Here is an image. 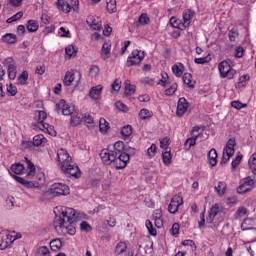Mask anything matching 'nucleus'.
<instances>
[{"mask_svg":"<svg viewBox=\"0 0 256 256\" xmlns=\"http://www.w3.org/2000/svg\"><path fill=\"white\" fill-rule=\"evenodd\" d=\"M179 229H180L179 223H174L172 225V228L170 229V233H172V235H179Z\"/></svg>","mask_w":256,"mask_h":256,"instance_id":"obj_63","label":"nucleus"},{"mask_svg":"<svg viewBox=\"0 0 256 256\" xmlns=\"http://www.w3.org/2000/svg\"><path fill=\"white\" fill-rule=\"evenodd\" d=\"M109 53H111V42L104 41L101 49V56L104 61H107V59L109 58Z\"/></svg>","mask_w":256,"mask_h":256,"instance_id":"obj_20","label":"nucleus"},{"mask_svg":"<svg viewBox=\"0 0 256 256\" xmlns=\"http://www.w3.org/2000/svg\"><path fill=\"white\" fill-rule=\"evenodd\" d=\"M241 159H243V155H241V154L237 155L235 157V159L231 163L232 171H235L237 169V167H239V165L241 164Z\"/></svg>","mask_w":256,"mask_h":256,"instance_id":"obj_47","label":"nucleus"},{"mask_svg":"<svg viewBox=\"0 0 256 256\" xmlns=\"http://www.w3.org/2000/svg\"><path fill=\"white\" fill-rule=\"evenodd\" d=\"M73 81H75V73L73 71H67L64 76L63 85H65V87H71Z\"/></svg>","mask_w":256,"mask_h":256,"instance_id":"obj_25","label":"nucleus"},{"mask_svg":"<svg viewBox=\"0 0 256 256\" xmlns=\"http://www.w3.org/2000/svg\"><path fill=\"white\" fill-rule=\"evenodd\" d=\"M129 154V152L113 154L107 152V150H102L100 152V157L104 165H111V163H113L115 169H125L127 167V163H129Z\"/></svg>","mask_w":256,"mask_h":256,"instance_id":"obj_1","label":"nucleus"},{"mask_svg":"<svg viewBox=\"0 0 256 256\" xmlns=\"http://www.w3.org/2000/svg\"><path fill=\"white\" fill-rule=\"evenodd\" d=\"M145 59V52L139 50H133L131 56L128 57L127 65L128 67H133V65H139L141 61Z\"/></svg>","mask_w":256,"mask_h":256,"instance_id":"obj_11","label":"nucleus"},{"mask_svg":"<svg viewBox=\"0 0 256 256\" xmlns=\"http://www.w3.org/2000/svg\"><path fill=\"white\" fill-rule=\"evenodd\" d=\"M61 195H69V186L63 183H55L51 186L50 191L42 194L40 201H47L49 197H61Z\"/></svg>","mask_w":256,"mask_h":256,"instance_id":"obj_4","label":"nucleus"},{"mask_svg":"<svg viewBox=\"0 0 256 256\" xmlns=\"http://www.w3.org/2000/svg\"><path fill=\"white\" fill-rule=\"evenodd\" d=\"M243 53H245V49L239 46L235 49L234 57H236V59H241V57H243Z\"/></svg>","mask_w":256,"mask_h":256,"instance_id":"obj_61","label":"nucleus"},{"mask_svg":"<svg viewBox=\"0 0 256 256\" xmlns=\"http://www.w3.org/2000/svg\"><path fill=\"white\" fill-rule=\"evenodd\" d=\"M80 231H83L84 233H90V231H93V227H91L87 221H82L80 223Z\"/></svg>","mask_w":256,"mask_h":256,"instance_id":"obj_46","label":"nucleus"},{"mask_svg":"<svg viewBox=\"0 0 256 256\" xmlns=\"http://www.w3.org/2000/svg\"><path fill=\"white\" fill-rule=\"evenodd\" d=\"M86 23L92 31H101L102 24L99 18L96 19L95 16H88Z\"/></svg>","mask_w":256,"mask_h":256,"instance_id":"obj_17","label":"nucleus"},{"mask_svg":"<svg viewBox=\"0 0 256 256\" xmlns=\"http://www.w3.org/2000/svg\"><path fill=\"white\" fill-rule=\"evenodd\" d=\"M56 113H62V115H73L75 113V106L66 104L65 100L62 99L55 106Z\"/></svg>","mask_w":256,"mask_h":256,"instance_id":"obj_9","label":"nucleus"},{"mask_svg":"<svg viewBox=\"0 0 256 256\" xmlns=\"http://www.w3.org/2000/svg\"><path fill=\"white\" fill-rule=\"evenodd\" d=\"M161 77H162V79L160 80V85L162 87H167V85H169V83H171L169 81V75L166 72H162Z\"/></svg>","mask_w":256,"mask_h":256,"instance_id":"obj_49","label":"nucleus"},{"mask_svg":"<svg viewBox=\"0 0 256 256\" xmlns=\"http://www.w3.org/2000/svg\"><path fill=\"white\" fill-rule=\"evenodd\" d=\"M99 71H100L99 66L92 65L90 67L89 73H90L91 77H97L99 75Z\"/></svg>","mask_w":256,"mask_h":256,"instance_id":"obj_57","label":"nucleus"},{"mask_svg":"<svg viewBox=\"0 0 256 256\" xmlns=\"http://www.w3.org/2000/svg\"><path fill=\"white\" fill-rule=\"evenodd\" d=\"M29 79V72L23 71L21 75L18 77V83L20 85H27V80Z\"/></svg>","mask_w":256,"mask_h":256,"instance_id":"obj_42","label":"nucleus"},{"mask_svg":"<svg viewBox=\"0 0 256 256\" xmlns=\"http://www.w3.org/2000/svg\"><path fill=\"white\" fill-rule=\"evenodd\" d=\"M59 11H62L63 13H71V5L69 2L65 0H58L56 3Z\"/></svg>","mask_w":256,"mask_h":256,"instance_id":"obj_21","label":"nucleus"},{"mask_svg":"<svg viewBox=\"0 0 256 256\" xmlns=\"http://www.w3.org/2000/svg\"><path fill=\"white\" fill-rule=\"evenodd\" d=\"M44 179H45V176H43V174L37 175L36 180L30 179V181H33V183H38V186H32V187H35V188L41 187V185H43L44 183Z\"/></svg>","mask_w":256,"mask_h":256,"instance_id":"obj_53","label":"nucleus"},{"mask_svg":"<svg viewBox=\"0 0 256 256\" xmlns=\"http://www.w3.org/2000/svg\"><path fill=\"white\" fill-rule=\"evenodd\" d=\"M112 89L113 91H120L121 89V82L119 79H116L113 83H112Z\"/></svg>","mask_w":256,"mask_h":256,"instance_id":"obj_64","label":"nucleus"},{"mask_svg":"<svg viewBox=\"0 0 256 256\" xmlns=\"http://www.w3.org/2000/svg\"><path fill=\"white\" fill-rule=\"evenodd\" d=\"M184 71L185 66L183 65V63L174 64L172 66V73H174V75H176L177 77H181Z\"/></svg>","mask_w":256,"mask_h":256,"instance_id":"obj_29","label":"nucleus"},{"mask_svg":"<svg viewBox=\"0 0 256 256\" xmlns=\"http://www.w3.org/2000/svg\"><path fill=\"white\" fill-rule=\"evenodd\" d=\"M139 117L142 120L151 119V117H153V112L143 108L139 112Z\"/></svg>","mask_w":256,"mask_h":256,"instance_id":"obj_39","label":"nucleus"},{"mask_svg":"<svg viewBox=\"0 0 256 256\" xmlns=\"http://www.w3.org/2000/svg\"><path fill=\"white\" fill-rule=\"evenodd\" d=\"M61 171L64 175H70L71 177H75V179H79V177H81V170L79 169V166L73 162L64 166Z\"/></svg>","mask_w":256,"mask_h":256,"instance_id":"obj_13","label":"nucleus"},{"mask_svg":"<svg viewBox=\"0 0 256 256\" xmlns=\"http://www.w3.org/2000/svg\"><path fill=\"white\" fill-rule=\"evenodd\" d=\"M32 147H35L32 141H22L21 143V149L23 151H27V149H31Z\"/></svg>","mask_w":256,"mask_h":256,"instance_id":"obj_59","label":"nucleus"},{"mask_svg":"<svg viewBox=\"0 0 256 256\" xmlns=\"http://www.w3.org/2000/svg\"><path fill=\"white\" fill-rule=\"evenodd\" d=\"M187 109H189V102L185 97H182L178 100L177 104V110H176V115L177 117H183L185 113H187Z\"/></svg>","mask_w":256,"mask_h":256,"instance_id":"obj_16","label":"nucleus"},{"mask_svg":"<svg viewBox=\"0 0 256 256\" xmlns=\"http://www.w3.org/2000/svg\"><path fill=\"white\" fill-rule=\"evenodd\" d=\"M28 33H36L39 30V22L36 20H28L26 23Z\"/></svg>","mask_w":256,"mask_h":256,"instance_id":"obj_23","label":"nucleus"},{"mask_svg":"<svg viewBox=\"0 0 256 256\" xmlns=\"http://www.w3.org/2000/svg\"><path fill=\"white\" fill-rule=\"evenodd\" d=\"M21 17H23V12H18L15 15H13L12 17L8 18L6 23H15V21H19V19H21Z\"/></svg>","mask_w":256,"mask_h":256,"instance_id":"obj_52","label":"nucleus"},{"mask_svg":"<svg viewBox=\"0 0 256 256\" xmlns=\"http://www.w3.org/2000/svg\"><path fill=\"white\" fill-rule=\"evenodd\" d=\"M149 21V16L145 13L141 14L138 18V23H140V25H149Z\"/></svg>","mask_w":256,"mask_h":256,"instance_id":"obj_51","label":"nucleus"},{"mask_svg":"<svg viewBox=\"0 0 256 256\" xmlns=\"http://www.w3.org/2000/svg\"><path fill=\"white\" fill-rule=\"evenodd\" d=\"M61 247H63V242L59 238L53 239L50 242V249H51V251H54L55 253H57V251H61Z\"/></svg>","mask_w":256,"mask_h":256,"instance_id":"obj_28","label":"nucleus"},{"mask_svg":"<svg viewBox=\"0 0 256 256\" xmlns=\"http://www.w3.org/2000/svg\"><path fill=\"white\" fill-rule=\"evenodd\" d=\"M60 215V217L66 221H77V218L75 217L76 211L73 208L62 207L60 210Z\"/></svg>","mask_w":256,"mask_h":256,"instance_id":"obj_15","label":"nucleus"},{"mask_svg":"<svg viewBox=\"0 0 256 256\" xmlns=\"http://www.w3.org/2000/svg\"><path fill=\"white\" fill-rule=\"evenodd\" d=\"M25 163H26V169L27 173L25 178L17 176V175H12V177L17 181V183H20V185H23L24 187H27L28 189H31L33 187H38L39 183H35L31 181V179H35V173H36V168L35 164L29 158L25 157Z\"/></svg>","mask_w":256,"mask_h":256,"instance_id":"obj_2","label":"nucleus"},{"mask_svg":"<svg viewBox=\"0 0 256 256\" xmlns=\"http://www.w3.org/2000/svg\"><path fill=\"white\" fill-rule=\"evenodd\" d=\"M214 189L219 197H223V195L227 193V183L219 182L218 186H216Z\"/></svg>","mask_w":256,"mask_h":256,"instance_id":"obj_31","label":"nucleus"},{"mask_svg":"<svg viewBox=\"0 0 256 256\" xmlns=\"http://www.w3.org/2000/svg\"><path fill=\"white\" fill-rule=\"evenodd\" d=\"M57 161L60 163V169H65L70 163H73V159L67 150L61 148L57 151Z\"/></svg>","mask_w":256,"mask_h":256,"instance_id":"obj_8","label":"nucleus"},{"mask_svg":"<svg viewBox=\"0 0 256 256\" xmlns=\"http://www.w3.org/2000/svg\"><path fill=\"white\" fill-rule=\"evenodd\" d=\"M17 238H13V235L8 233H2L0 234V249L3 251L4 249H7L10 245L13 244L14 241H16Z\"/></svg>","mask_w":256,"mask_h":256,"instance_id":"obj_14","label":"nucleus"},{"mask_svg":"<svg viewBox=\"0 0 256 256\" xmlns=\"http://www.w3.org/2000/svg\"><path fill=\"white\" fill-rule=\"evenodd\" d=\"M83 121V115L74 112L70 118V125L72 127H77V125H81V122Z\"/></svg>","mask_w":256,"mask_h":256,"instance_id":"obj_24","label":"nucleus"},{"mask_svg":"<svg viewBox=\"0 0 256 256\" xmlns=\"http://www.w3.org/2000/svg\"><path fill=\"white\" fill-rule=\"evenodd\" d=\"M106 9L108 13H117V1L111 0L107 2Z\"/></svg>","mask_w":256,"mask_h":256,"instance_id":"obj_40","label":"nucleus"},{"mask_svg":"<svg viewBox=\"0 0 256 256\" xmlns=\"http://www.w3.org/2000/svg\"><path fill=\"white\" fill-rule=\"evenodd\" d=\"M11 171L14 173V175H21L23 171H25V166L21 163H16L11 165Z\"/></svg>","mask_w":256,"mask_h":256,"instance_id":"obj_30","label":"nucleus"},{"mask_svg":"<svg viewBox=\"0 0 256 256\" xmlns=\"http://www.w3.org/2000/svg\"><path fill=\"white\" fill-rule=\"evenodd\" d=\"M208 163L211 167H215L217 165V150H215V148H212L208 152Z\"/></svg>","mask_w":256,"mask_h":256,"instance_id":"obj_26","label":"nucleus"},{"mask_svg":"<svg viewBox=\"0 0 256 256\" xmlns=\"http://www.w3.org/2000/svg\"><path fill=\"white\" fill-rule=\"evenodd\" d=\"M228 37H229V41L235 42V40L239 37V31L237 30V28H232L228 32Z\"/></svg>","mask_w":256,"mask_h":256,"instance_id":"obj_44","label":"nucleus"},{"mask_svg":"<svg viewBox=\"0 0 256 256\" xmlns=\"http://www.w3.org/2000/svg\"><path fill=\"white\" fill-rule=\"evenodd\" d=\"M101 91H103V87L101 86L92 87L89 92L91 99H99V95H101Z\"/></svg>","mask_w":256,"mask_h":256,"instance_id":"obj_33","label":"nucleus"},{"mask_svg":"<svg viewBox=\"0 0 256 256\" xmlns=\"http://www.w3.org/2000/svg\"><path fill=\"white\" fill-rule=\"evenodd\" d=\"M125 90H124V97H131L135 93V85L131 84V81L125 80L124 82Z\"/></svg>","mask_w":256,"mask_h":256,"instance_id":"obj_22","label":"nucleus"},{"mask_svg":"<svg viewBox=\"0 0 256 256\" xmlns=\"http://www.w3.org/2000/svg\"><path fill=\"white\" fill-rule=\"evenodd\" d=\"M195 17V11L191 9H186L183 11V25L184 27H189L191 25V20Z\"/></svg>","mask_w":256,"mask_h":256,"instance_id":"obj_19","label":"nucleus"},{"mask_svg":"<svg viewBox=\"0 0 256 256\" xmlns=\"http://www.w3.org/2000/svg\"><path fill=\"white\" fill-rule=\"evenodd\" d=\"M197 139H199V134L193 136L192 138H188L184 144L186 149H191L197 143Z\"/></svg>","mask_w":256,"mask_h":256,"instance_id":"obj_35","label":"nucleus"},{"mask_svg":"<svg viewBox=\"0 0 256 256\" xmlns=\"http://www.w3.org/2000/svg\"><path fill=\"white\" fill-rule=\"evenodd\" d=\"M7 94L11 97H15V95H17V86H13L12 84L8 85Z\"/></svg>","mask_w":256,"mask_h":256,"instance_id":"obj_56","label":"nucleus"},{"mask_svg":"<svg viewBox=\"0 0 256 256\" xmlns=\"http://www.w3.org/2000/svg\"><path fill=\"white\" fill-rule=\"evenodd\" d=\"M146 228L148 229L149 235H152V237L157 236V230L153 227V223L151 220L146 221Z\"/></svg>","mask_w":256,"mask_h":256,"instance_id":"obj_43","label":"nucleus"},{"mask_svg":"<svg viewBox=\"0 0 256 256\" xmlns=\"http://www.w3.org/2000/svg\"><path fill=\"white\" fill-rule=\"evenodd\" d=\"M43 143H47V139H45V136L43 134H38L34 136L32 144L34 147H39L43 145Z\"/></svg>","mask_w":256,"mask_h":256,"instance_id":"obj_32","label":"nucleus"},{"mask_svg":"<svg viewBox=\"0 0 256 256\" xmlns=\"http://www.w3.org/2000/svg\"><path fill=\"white\" fill-rule=\"evenodd\" d=\"M3 43H7L8 45H13L17 43V35L13 33H7L4 36H2Z\"/></svg>","mask_w":256,"mask_h":256,"instance_id":"obj_27","label":"nucleus"},{"mask_svg":"<svg viewBox=\"0 0 256 256\" xmlns=\"http://www.w3.org/2000/svg\"><path fill=\"white\" fill-rule=\"evenodd\" d=\"M121 135L125 138L131 137V135H133V127H131V125H126L122 127Z\"/></svg>","mask_w":256,"mask_h":256,"instance_id":"obj_38","label":"nucleus"},{"mask_svg":"<svg viewBox=\"0 0 256 256\" xmlns=\"http://www.w3.org/2000/svg\"><path fill=\"white\" fill-rule=\"evenodd\" d=\"M162 159H163L164 165L166 166L171 165V151H165L162 154Z\"/></svg>","mask_w":256,"mask_h":256,"instance_id":"obj_48","label":"nucleus"},{"mask_svg":"<svg viewBox=\"0 0 256 256\" xmlns=\"http://www.w3.org/2000/svg\"><path fill=\"white\" fill-rule=\"evenodd\" d=\"M65 53L69 57H73V55H77V51L75 50V46H73V45L67 46L66 49H65Z\"/></svg>","mask_w":256,"mask_h":256,"instance_id":"obj_55","label":"nucleus"},{"mask_svg":"<svg viewBox=\"0 0 256 256\" xmlns=\"http://www.w3.org/2000/svg\"><path fill=\"white\" fill-rule=\"evenodd\" d=\"M35 118L37 121L36 127L39 128L41 131H49V124H45V119H47V113L43 110H36L35 111Z\"/></svg>","mask_w":256,"mask_h":256,"instance_id":"obj_10","label":"nucleus"},{"mask_svg":"<svg viewBox=\"0 0 256 256\" xmlns=\"http://www.w3.org/2000/svg\"><path fill=\"white\" fill-rule=\"evenodd\" d=\"M250 77L247 74L242 75L239 78V82L237 83V87H243L244 83H247L249 81Z\"/></svg>","mask_w":256,"mask_h":256,"instance_id":"obj_60","label":"nucleus"},{"mask_svg":"<svg viewBox=\"0 0 256 256\" xmlns=\"http://www.w3.org/2000/svg\"><path fill=\"white\" fill-rule=\"evenodd\" d=\"M182 79L184 85H188L190 89H195V85L191 84V81L193 80V75H191V73H184Z\"/></svg>","mask_w":256,"mask_h":256,"instance_id":"obj_34","label":"nucleus"},{"mask_svg":"<svg viewBox=\"0 0 256 256\" xmlns=\"http://www.w3.org/2000/svg\"><path fill=\"white\" fill-rule=\"evenodd\" d=\"M38 256H51V251L47 246H40L37 250Z\"/></svg>","mask_w":256,"mask_h":256,"instance_id":"obj_45","label":"nucleus"},{"mask_svg":"<svg viewBox=\"0 0 256 256\" xmlns=\"http://www.w3.org/2000/svg\"><path fill=\"white\" fill-rule=\"evenodd\" d=\"M100 133H107L109 131V122L105 118H100L99 120Z\"/></svg>","mask_w":256,"mask_h":256,"instance_id":"obj_36","label":"nucleus"},{"mask_svg":"<svg viewBox=\"0 0 256 256\" xmlns=\"http://www.w3.org/2000/svg\"><path fill=\"white\" fill-rule=\"evenodd\" d=\"M219 211H221V208L219 207V204H214L209 211V215L206 218L207 223H209L210 225L213 223V221H215V216L219 215Z\"/></svg>","mask_w":256,"mask_h":256,"instance_id":"obj_18","label":"nucleus"},{"mask_svg":"<svg viewBox=\"0 0 256 256\" xmlns=\"http://www.w3.org/2000/svg\"><path fill=\"white\" fill-rule=\"evenodd\" d=\"M231 60H224L218 65L220 77L225 79V77H229V79H233V75H235L236 71L231 68Z\"/></svg>","mask_w":256,"mask_h":256,"instance_id":"obj_6","label":"nucleus"},{"mask_svg":"<svg viewBox=\"0 0 256 256\" xmlns=\"http://www.w3.org/2000/svg\"><path fill=\"white\" fill-rule=\"evenodd\" d=\"M82 121H84V123L86 125H88L89 127H93L95 121L93 120V116L92 115H85L83 118H82Z\"/></svg>","mask_w":256,"mask_h":256,"instance_id":"obj_50","label":"nucleus"},{"mask_svg":"<svg viewBox=\"0 0 256 256\" xmlns=\"http://www.w3.org/2000/svg\"><path fill=\"white\" fill-rule=\"evenodd\" d=\"M181 205H183V196H181V194L174 195L170 204L168 205L169 213L175 215V213L179 211V207H181Z\"/></svg>","mask_w":256,"mask_h":256,"instance_id":"obj_12","label":"nucleus"},{"mask_svg":"<svg viewBox=\"0 0 256 256\" xmlns=\"http://www.w3.org/2000/svg\"><path fill=\"white\" fill-rule=\"evenodd\" d=\"M75 225H77V220L67 221L59 215L55 216L53 222L54 229H62L63 231H66L68 235H75V233H77Z\"/></svg>","mask_w":256,"mask_h":256,"instance_id":"obj_3","label":"nucleus"},{"mask_svg":"<svg viewBox=\"0 0 256 256\" xmlns=\"http://www.w3.org/2000/svg\"><path fill=\"white\" fill-rule=\"evenodd\" d=\"M235 145H237V142H235V138H230L225 148L223 149V155L220 162V165H227L229 163V159L235 155Z\"/></svg>","mask_w":256,"mask_h":256,"instance_id":"obj_5","label":"nucleus"},{"mask_svg":"<svg viewBox=\"0 0 256 256\" xmlns=\"http://www.w3.org/2000/svg\"><path fill=\"white\" fill-rule=\"evenodd\" d=\"M114 150L104 149L107 153H113L114 155H119L122 153H130V155H135V148H125V143L123 141H118L113 145Z\"/></svg>","mask_w":256,"mask_h":256,"instance_id":"obj_7","label":"nucleus"},{"mask_svg":"<svg viewBox=\"0 0 256 256\" xmlns=\"http://www.w3.org/2000/svg\"><path fill=\"white\" fill-rule=\"evenodd\" d=\"M8 71V77L12 81L15 80V77H17V64L14 66H10L7 68Z\"/></svg>","mask_w":256,"mask_h":256,"instance_id":"obj_41","label":"nucleus"},{"mask_svg":"<svg viewBox=\"0 0 256 256\" xmlns=\"http://www.w3.org/2000/svg\"><path fill=\"white\" fill-rule=\"evenodd\" d=\"M4 65H6L7 68H9V67H13L17 64L15 63V60L13 59V57H8L4 60Z\"/></svg>","mask_w":256,"mask_h":256,"instance_id":"obj_62","label":"nucleus"},{"mask_svg":"<svg viewBox=\"0 0 256 256\" xmlns=\"http://www.w3.org/2000/svg\"><path fill=\"white\" fill-rule=\"evenodd\" d=\"M176 91H177V83H174L171 85V87L165 90V95L169 97L173 95Z\"/></svg>","mask_w":256,"mask_h":256,"instance_id":"obj_58","label":"nucleus"},{"mask_svg":"<svg viewBox=\"0 0 256 256\" xmlns=\"http://www.w3.org/2000/svg\"><path fill=\"white\" fill-rule=\"evenodd\" d=\"M157 153V145L152 144L148 149H147V155L150 159Z\"/></svg>","mask_w":256,"mask_h":256,"instance_id":"obj_54","label":"nucleus"},{"mask_svg":"<svg viewBox=\"0 0 256 256\" xmlns=\"http://www.w3.org/2000/svg\"><path fill=\"white\" fill-rule=\"evenodd\" d=\"M125 251H127V244L125 242H119L115 248L116 255H123Z\"/></svg>","mask_w":256,"mask_h":256,"instance_id":"obj_37","label":"nucleus"}]
</instances>
